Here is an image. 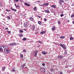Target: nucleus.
I'll list each match as a JSON object with an SVG mask.
<instances>
[{
    "label": "nucleus",
    "mask_w": 74,
    "mask_h": 74,
    "mask_svg": "<svg viewBox=\"0 0 74 74\" xmlns=\"http://www.w3.org/2000/svg\"><path fill=\"white\" fill-rule=\"evenodd\" d=\"M3 48L4 49H7V46L6 45H5L0 47V52H3Z\"/></svg>",
    "instance_id": "1"
},
{
    "label": "nucleus",
    "mask_w": 74,
    "mask_h": 74,
    "mask_svg": "<svg viewBox=\"0 0 74 74\" xmlns=\"http://www.w3.org/2000/svg\"><path fill=\"white\" fill-rule=\"evenodd\" d=\"M4 51L6 52V53L8 54L10 53V51H11L10 49H4Z\"/></svg>",
    "instance_id": "2"
},
{
    "label": "nucleus",
    "mask_w": 74,
    "mask_h": 74,
    "mask_svg": "<svg viewBox=\"0 0 74 74\" xmlns=\"http://www.w3.org/2000/svg\"><path fill=\"white\" fill-rule=\"evenodd\" d=\"M60 47H62V48L63 49H66V46H65L64 45L61 44L60 45Z\"/></svg>",
    "instance_id": "3"
},
{
    "label": "nucleus",
    "mask_w": 74,
    "mask_h": 74,
    "mask_svg": "<svg viewBox=\"0 0 74 74\" xmlns=\"http://www.w3.org/2000/svg\"><path fill=\"white\" fill-rule=\"evenodd\" d=\"M63 57H64V56H63L62 55H60L58 56L57 58L59 59H62Z\"/></svg>",
    "instance_id": "4"
},
{
    "label": "nucleus",
    "mask_w": 74,
    "mask_h": 74,
    "mask_svg": "<svg viewBox=\"0 0 74 74\" xmlns=\"http://www.w3.org/2000/svg\"><path fill=\"white\" fill-rule=\"evenodd\" d=\"M37 53H38V51H35L34 52V53L33 54L34 56L35 57H36V56H37Z\"/></svg>",
    "instance_id": "5"
},
{
    "label": "nucleus",
    "mask_w": 74,
    "mask_h": 74,
    "mask_svg": "<svg viewBox=\"0 0 74 74\" xmlns=\"http://www.w3.org/2000/svg\"><path fill=\"white\" fill-rule=\"evenodd\" d=\"M40 70L41 71H42V72H43V73H44L45 71V69L43 68H41L40 69Z\"/></svg>",
    "instance_id": "6"
},
{
    "label": "nucleus",
    "mask_w": 74,
    "mask_h": 74,
    "mask_svg": "<svg viewBox=\"0 0 74 74\" xmlns=\"http://www.w3.org/2000/svg\"><path fill=\"white\" fill-rule=\"evenodd\" d=\"M16 45V43L15 42L10 44V45H13L14 46H15V45Z\"/></svg>",
    "instance_id": "7"
},
{
    "label": "nucleus",
    "mask_w": 74,
    "mask_h": 74,
    "mask_svg": "<svg viewBox=\"0 0 74 74\" xmlns=\"http://www.w3.org/2000/svg\"><path fill=\"white\" fill-rule=\"evenodd\" d=\"M25 5H26V6H28V7L29 6H30V4L28 3H26V2L25 3Z\"/></svg>",
    "instance_id": "8"
},
{
    "label": "nucleus",
    "mask_w": 74,
    "mask_h": 74,
    "mask_svg": "<svg viewBox=\"0 0 74 74\" xmlns=\"http://www.w3.org/2000/svg\"><path fill=\"white\" fill-rule=\"evenodd\" d=\"M10 8L11 10H12V11H15V12H16V9H15L13 8H12V7H11Z\"/></svg>",
    "instance_id": "9"
},
{
    "label": "nucleus",
    "mask_w": 74,
    "mask_h": 74,
    "mask_svg": "<svg viewBox=\"0 0 74 74\" xmlns=\"http://www.w3.org/2000/svg\"><path fill=\"white\" fill-rule=\"evenodd\" d=\"M36 27L35 25L32 26L31 27V29H32V30H34V29H35Z\"/></svg>",
    "instance_id": "10"
},
{
    "label": "nucleus",
    "mask_w": 74,
    "mask_h": 74,
    "mask_svg": "<svg viewBox=\"0 0 74 74\" xmlns=\"http://www.w3.org/2000/svg\"><path fill=\"white\" fill-rule=\"evenodd\" d=\"M64 2V1L62 0H60V2L59 3L60 4H61L62 3H63Z\"/></svg>",
    "instance_id": "11"
},
{
    "label": "nucleus",
    "mask_w": 74,
    "mask_h": 74,
    "mask_svg": "<svg viewBox=\"0 0 74 74\" xmlns=\"http://www.w3.org/2000/svg\"><path fill=\"white\" fill-rule=\"evenodd\" d=\"M44 5H44V4H43V5H40V8L42 9V7H44ZM41 6H42V7H41Z\"/></svg>",
    "instance_id": "12"
},
{
    "label": "nucleus",
    "mask_w": 74,
    "mask_h": 74,
    "mask_svg": "<svg viewBox=\"0 0 74 74\" xmlns=\"http://www.w3.org/2000/svg\"><path fill=\"white\" fill-rule=\"evenodd\" d=\"M45 12L47 13H49V12H49V10H45Z\"/></svg>",
    "instance_id": "13"
},
{
    "label": "nucleus",
    "mask_w": 74,
    "mask_h": 74,
    "mask_svg": "<svg viewBox=\"0 0 74 74\" xmlns=\"http://www.w3.org/2000/svg\"><path fill=\"white\" fill-rule=\"evenodd\" d=\"M5 69H6L5 67H3L2 68V71H4L5 70Z\"/></svg>",
    "instance_id": "14"
},
{
    "label": "nucleus",
    "mask_w": 74,
    "mask_h": 74,
    "mask_svg": "<svg viewBox=\"0 0 74 74\" xmlns=\"http://www.w3.org/2000/svg\"><path fill=\"white\" fill-rule=\"evenodd\" d=\"M45 32H46V31H43L40 33V34H44L45 33Z\"/></svg>",
    "instance_id": "15"
},
{
    "label": "nucleus",
    "mask_w": 74,
    "mask_h": 74,
    "mask_svg": "<svg viewBox=\"0 0 74 74\" xmlns=\"http://www.w3.org/2000/svg\"><path fill=\"white\" fill-rule=\"evenodd\" d=\"M29 19H30V20H31V21H33V20H34V19L32 17H30V18Z\"/></svg>",
    "instance_id": "16"
},
{
    "label": "nucleus",
    "mask_w": 74,
    "mask_h": 74,
    "mask_svg": "<svg viewBox=\"0 0 74 74\" xmlns=\"http://www.w3.org/2000/svg\"><path fill=\"white\" fill-rule=\"evenodd\" d=\"M42 53V54H43V55H46V54H47V53L45 51H43Z\"/></svg>",
    "instance_id": "17"
},
{
    "label": "nucleus",
    "mask_w": 74,
    "mask_h": 74,
    "mask_svg": "<svg viewBox=\"0 0 74 74\" xmlns=\"http://www.w3.org/2000/svg\"><path fill=\"white\" fill-rule=\"evenodd\" d=\"M52 30L54 31L55 30V27H53V28H52Z\"/></svg>",
    "instance_id": "18"
},
{
    "label": "nucleus",
    "mask_w": 74,
    "mask_h": 74,
    "mask_svg": "<svg viewBox=\"0 0 74 74\" xmlns=\"http://www.w3.org/2000/svg\"><path fill=\"white\" fill-rule=\"evenodd\" d=\"M14 5H15L16 7L17 8H19V5H16V4H15Z\"/></svg>",
    "instance_id": "19"
},
{
    "label": "nucleus",
    "mask_w": 74,
    "mask_h": 74,
    "mask_svg": "<svg viewBox=\"0 0 74 74\" xmlns=\"http://www.w3.org/2000/svg\"><path fill=\"white\" fill-rule=\"evenodd\" d=\"M24 27H27V23H25L24 24Z\"/></svg>",
    "instance_id": "20"
},
{
    "label": "nucleus",
    "mask_w": 74,
    "mask_h": 74,
    "mask_svg": "<svg viewBox=\"0 0 74 74\" xmlns=\"http://www.w3.org/2000/svg\"><path fill=\"white\" fill-rule=\"evenodd\" d=\"M51 7L53 8H56V6L54 5H52Z\"/></svg>",
    "instance_id": "21"
},
{
    "label": "nucleus",
    "mask_w": 74,
    "mask_h": 74,
    "mask_svg": "<svg viewBox=\"0 0 74 74\" xmlns=\"http://www.w3.org/2000/svg\"><path fill=\"white\" fill-rule=\"evenodd\" d=\"M27 40V39L26 38H23V39L22 40H23V41H26Z\"/></svg>",
    "instance_id": "22"
},
{
    "label": "nucleus",
    "mask_w": 74,
    "mask_h": 74,
    "mask_svg": "<svg viewBox=\"0 0 74 74\" xmlns=\"http://www.w3.org/2000/svg\"><path fill=\"white\" fill-rule=\"evenodd\" d=\"M67 51L65 50L64 54V55H67Z\"/></svg>",
    "instance_id": "23"
},
{
    "label": "nucleus",
    "mask_w": 74,
    "mask_h": 74,
    "mask_svg": "<svg viewBox=\"0 0 74 74\" xmlns=\"http://www.w3.org/2000/svg\"><path fill=\"white\" fill-rule=\"evenodd\" d=\"M6 11L7 12H11V10H8L7 9H6Z\"/></svg>",
    "instance_id": "24"
},
{
    "label": "nucleus",
    "mask_w": 74,
    "mask_h": 74,
    "mask_svg": "<svg viewBox=\"0 0 74 74\" xmlns=\"http://www.w3.org/2000/svg\"><path fill=\"white\" fill-rule=\"evenodd\" d=\"M45 5H48L49 4L48 3H44Z\"/></svg>",
    "instance_id": "25"
},
{
    "label": "nucleus",
    "mask_w": 74,
    "mask_h": 74,
    "mask_svg": "<svg viewBox=\"0 0 74 74\" xmlns=\"http://www.w3.org/2000/svg\"><path fill=\"white\" fill-rule=\"evenodd\" d=\"M71 18H73L74 17V14H72L71 16Z\"/></svg>",
    "instance_id": "26"
},
{
    "label": "nucleus",
    "mask_w": 74,
    "mask_h": 74,
    "mask_svg": "<svg viewBox=\"0 0 74 74\" xmlns=\"http://www.w3.org/2000/svg\"><path fill=\"white\" fill-rule=\"evenodd\" d=\"M20 58H23V54H21L20 55Z\"/></svg>",
    "instance_id": "27"
},
{
    "label": "nucleus",
    "mask_w": 74,
    "mask_h": 74,
    "mask_svg": "<svg viewBox=\"0 0 74 74\" xmlns=\"http://www.w3.org/2000/svg\"><path fill=\"white\" fill-rule=\"evenodd\" d=\"M36 8H37L35 6L34 8V11H36L37 10Z\"/></svg>",
    "instance_id": "28"
},
{
    "label": "nucleus",
    "mask_w": 74,
    "mask_h": 74,
    "mask_svg": "<svg viewBox=\"0 0 74 74\" xmlns=\"http://www.w3.org/2000/svg\"><path fill=\"white\" fill-rule=\"evenodd\" d=\"M20 33H23V31L22 29H20Z\"/></svg>",
    "instance_id": "29"
},
{
    "label": "nucleus",
    "mask_w": 74,
    "mask_h": 74,
    "mask_svg": "<svg viewBox=\"0 0 74 74\" xmlns=\"http://www.w3.org/2000/svg\"><path fill=\"white\" fill-rule=\"evenodd\" d=\"M38 42H39V43H40V44L42 43V42L40 41V40L38 41Z\"/></svg>",
    "instance_id": "30"
},
{
    "label": "nucleus",
    "mask_w": 74,
    "mask_h": 74,
    "mask_svg": "<svg viewBox=\"0 0 74 74\" xmlns=\"http://www.w3.org/2000/svg\"><path fill=\"white\" fill-rule=\"evenodd\" d=\"M23 36V34H20V37Z\"/></svg>",
    "instance_id": "31"
},
{
    "label": "nucleus",
    "mask_w": 74,
    "mask_h": 74,
    "mask_svg": "<svg viewBox=\"0 0 74 74\" xmlns=\"http://www.w3.org/2000/svg\"><path fill=\"white\" fill-rule=\"evenodd\" d=\"M38 23L39 24V25H41V22L40 21H38Z\"/></svg>",
    "instance_id": "32"
},
{
    "label": "nucleus",
    "mask_w": 74,
    "mask_h": 74,
    "mask_svg": "<svg viewBox=\"0 0 74 74\" xmlns=\"http://www.w3.org/2000/svg\"><path fill=\"white\" fill-rule=\"evenodd\" d=\"M60 38H64V37L63 36H61Z\"/></svg>",
    "instance_id": "33"
},
{
    "label": "nucleus",
    "mask_w": 74,
    "mask_h": 74,
    "mask_svg": "<svg viewBox=\"0 0 74 74\" xmlns=\"http://www.w3.org/2000/svg\"><path fill=\"white\" fill-rule=\"evenodd\" d=\"M73 39H74V38H73V37H71L70 38V40H73Z\"/></svg>",
    "instance_id": "34"
},
{
    "label": "nucleus",
    "mask_w": 74,
    "mask_h": 74,
    "mask_svg": "<svg viewBox=\"0 0 74 74\" xmlns=\"http://www.w3.org/2000/svg\"><path fill=\"white\" fill-rule=\"evenodd\" d=\"M58 25H60V21H58Z\"/></svg>",
    "instance_id": "35"
},
{
    "label": "nucleus",
    "mask_w": 74,
    "mask_h": 74,
    "mask_svg": "<svg viewBox=\"0 0 74 74\" xmlns=\"http://www.w3.org/2000/svg\"><path fill=\"white\" fill-rule=\"evenodd\" d=\"M7 31V32L9 33V34H10V33H11V32L10 31Z\"/></svg>",
    "instance_id": "36"
},
{
    "label": "nucleus",
    "mask_w": 74,
    "mask_h": 74,
    "mask_svg": "<svg viewBox=\"0 0 74 74\" xmlns=\"http://www.w3.org/2000/svg\"><path fill=\"white\" fill-rule=\"evenodd\" d=\"M64 16V14H60V16H61V17H62V16Z\"/></svg>",
    "instance_id": "37"
},
{
    "label": "nucleus",
    "mask_w": 74,
    "mask_h": 74,
    "mask_svg": "<svg viewBox=\"0 0 74 74\" xmlns=\"http://www.w3.org/2000/svg\"><path fill=\"white\" fill-rule=\"evenodd\" d=\"M12 71L13 72H15V70L14 69H13Z\"/></svg>",
    "instance_id": "38"
},
{
    "label": "nucleus",
    "mask_w": 74,
    "mask_h": 74,
    "mask_svg": "<svg viewBox=\"0 0 74 74\" xmlns=\"http://www.w3.org/2000/svg\"><path fill=\"white\" fill-rule=\"evenodd\" d=\"M7 18H8V19H10V17L8 16H7Z\"/></svg>",
    "instance_id": "39"
},
{
    "label": "nucleus",
    "mask_w": 74,
    "mask_h": 74,
    "mask_svg": "<svg viewBox=\"0 0 74 74\" xmlns=\"http://www.w3.org/2000/svg\"><path fill=\"white\" fill-rule=\"evenodd\" d=\"M26 49L23 50V52H26Z\"/></svg>",
    "instance_id": "40"
},
{
    "label": "nucleus",
    "mask_w": 74,
    "mask_h": 74,
    "mask_svg": "<svg viewBox=\"0 0 74 74\" xmlns=\"http://www.w3.org/2000/svg\"><path fill=\"white\" fill-rule=\"evenodd\" d=\"M18 1H19V0H15L14 1H15V2H18Z\"/></svg>",
    "instance_id": "41"
},
{
    "label": "nucleus",
    "mask_w": 74,
    "mask_h": 74,
    "mask_svg": "<svg viewBox=\"0 0 74 74\" xmlns=\"http://www.w3.org/2000/svg\"><path fill=\"white\" fill-rule=\"evenodd\" d=\"M42 64V66H44L45 65V64L44 63H43Z\"/></svg>",
    "instance_id": "42"
},
{
    "label": "nucleus",
    "mask_w": 74,
    "mask_h": 74,
    "mask_svg": "<svg viewBox=\"0 0 74 74\" xmlns=\"http://www.w3.org/2000/svg\"><path fill=\"white\" fill-rule=\"evenodd\" d=\"M21 66L22 67V68H23L24 67V66L23 65H22Z\"/></svg>",
    "instance_id": "43"
},
{
    "label": "nucleus",
    "mask_w": 74,
    "mask_h": 74,
    "mask_svg": "<svg viewBox=\"0 0 74 74\" xmlns=\"http://www.w3.org/2000/svg\"><path fill=\"white\" fill-rule=\"evenodd\" d=\"M51 71H53V69H51Z\"/></svg>",
    "instance_id": "44"
},
{
    "label": "nucleus",
    "mask_w": 74,
    "mask_h": 74,
    "mask_svg": "<svg viewBox=\"0 0 74 74\" xmlns=\"http://www.w3.org/2000/svg\"><path fill=\"white\" fill-rule=\"evenodd\" d=\"M2 6V5H1V3H0V7H1Z\"/></svg>",
    "instance_id": "45"
},
{
    "label": "nucleus",
    "mask_w": 74,
    "mask_h": 74,
    "mask_svg": "<svg viewBox=\"0 0 74 74\" xmlns=\"http://www.w3.org/2000/svg\"><path fill=\"white\" fill-rule=\"evenodd\" d=\"M44 20H45V21H47V18H45L44 19Z\"/></svg>",
    "instance_id": "46"
},
{
    "label": "nucleus",
    "mask_w": 74,
    "mask_h": 74,
    "mask_svg": "<svg viewBox=\"0 0 74 74\" xmlns=\"http://www.w3.org/2000/svg\"><path fill=\"white\" fill-rule=\"evenodd\" d=\"M23 16H25V17H26V16H25V14H24L23 15Z\"/></svg>",
    "instance_id": "47"
},
{
    "label": "nucleus",
    "mask_w": 74,
    "mask_h": 74,
    "mask_svg": "<svg viewBox=\"0 0 74 74\" xmlns=\"http://www.w3.org/2000/svg\"><path fill=\"white\" fill-rule=\"evenodd\" d=\"M72 23L74 25V21H72Z\"/></svg>",
    "instance_id": "48"
},
{
    "label": "nucleus",
    "mask_w": 74,
    "mask_h": 74,
    "mask_svg": "<svg viewBox=\"0 0 74 74\" xmlns=\"http://www.w3.org/2000/svg\"><path fill=\"white\" fill-rule=\"evenodd\" d=\"M63 73L62 72H60V74H62Z\"/></svg>",
    "instance_id": "49"
},
{
    "label": "nucleus",
    "mask_w": 74,
    "mask_h": 74,
    "mask_svg": "<svg viewBox=\"0 0 74 74\" xmlns=\"http://www.w3.org/2000/svg\"><path fill=\"white\" fill-rule=\"evenodd\" d=\"M1 16H4V14H2Z\"/></svg>",
    "instance_id": "50"
},
{
    "label": "nucleus",
    "mask_w": 74,
    "mask_h": 74,
    "mask_svg": "<svg viewBox=\"0 0 74 74\" xmlns=\"http://www.w3.org/2000/svg\"><path fill=\"white\" fill-rule=\"evenodd\" d=\"M24 30H25V31H26V29H23Z\"/></svg>",
    "instance_id": "51"
},
{
    "label": "nucleus",
    "mask_w": 74,
    "mask_h": 74,
    "mask_svg": "<svg viewBox=\"0 0 74 74\" xmlns=\"http://www.w3.org/2000/svg\"><path fill=\"white\" fill-rule=\"evenodd\" d=\"M38 18H41V16H38Z\"/></svg>",
    "instance_id": "52"
},
{
    "label": "nucleus",
    "mask_w": 74,
    "mask_h": 74,
    "mask_svg": "<svg viewBox=\"0 0 74 74\" xmlns=\"http://www.w3.org/2000/svg\"><path fill=\"white\" fill-rule=\"evenodd\" d=\"M5 30H8V28H5Z\"/></svg>",
    "instance_id": "53"
},
{
    "label": "nucleus",
    "mask_w": 74,
    "mask_h": 74,
    "mask_svg": "<svg viewBox=\"0 0 74 74\" xmlns=\"http://www.w3.org/2000/svg\"><path fill=\"white\" fill-rule=\"evenodd\" d=\"M23 65L24 66H25V65H25V64H23Z\"/></svg>",
    "instance_id": "54"
},
{
    "label": "nucleus",
    "mask_w": 74,
    "mask_h": 74,
    "mask_svg": "<svg viewBox=\"0 0 74 74\" xmlns=\"http://www.w3.org/2000/svg\"><path fill=\"white\" fill-rule=\"evenodd\" d=\"M20 2H22L23 1L22 0L20 1Z\"/></svg>",
    "instance_id": "55"
},
{
    "label": "nucleus",
    "mask_w": 74,
    "mask_h": 74,
    "mask_svg": "<svg viewBox=\"0 0 74 74\" xmlns=\"http://www.w3.org/2000/svg\"><path fill=\"white\" fill-rule=\"evenodd\" d=\"M37 2H38V3H40V1H38Z\"/></svg>",
    "instance_id": "56"
},
{
    "label": "nucleus",
    "mask_w": 74,
    "mask_h": 74,
    "mask_svg": "<svg viewBox=\"0 0 74 74\" xmlns=\"http://www.w3.org/2000/svg\"><path fill=\"white\" fill-rule=\"evenodd\" d=\"M67 22H70V21L69 20H68Z\"/></svg>",
    "instance_id": "57"
},
{
    "label": "nucleus",
    "mask_w": 74,
    "mask_h": 74,
    "mask_svg": "<svg viewBox=\"0 0 74 74\" xmlns=\"http://www.w3.org/2000/svg\"><path fill=\"white\" fill-rule=\"evenodd\" d=\"M38 47H40V45H39L38 46Z\"/></svg>",
    "instance_id": "58"
},
{
    "label": "nucleus",
    "mask_w": 74,
    "mask_h": 74,
    "mask_svg": "<svg viewBox=\"0 0 74 74\" xmlns=\"http://www.w3.org/2000/svg\"><path fill=\"white\" fill-rule=\"evenodd\" d=\"M14 1H15V0H13Z\"/></svg>",
    "instance_id": "59"
}]
</instances>
